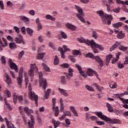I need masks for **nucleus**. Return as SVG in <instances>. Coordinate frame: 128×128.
<instances>
[{"label":"nucleus","instance_id":"nucleus-1","mask_svg":"<svg viewBox=\"0 0 128 128\" xmlns=\"http://www.w3.org/2000/svg\"><path fill=\"white\" fill-rule=\"evenodd\" d=\"M75 66L78 70L80 76H83V78H86L88 76H94V74L96 75V76H98V72L92 70V69H88L86 74L84 72V71H82V66H80L78 64H76Z\"/></svg>","mask_w":128,"mask_h":128},{"label":"nucleus","instance_id":"nucleus-2","mask_svg":"<svg viewBox=\"0 0 128 128\" xmlns=\"http://www.w3.org/2000/svg\"><path fill=\"white\" fill-rule=\"evenodd\" d=\"M96 14H99L101 18L102 24H108V26L112 24V16L104 14V12L102 10L97 11Z\"/></svg>","mask_w":128,"mask_h":128},{"label":"nucleus","instance_id":"nucleus-3","mask_svg":"<svg viewBox=\"0 0 128 128\" xmlns=\"http://www.w3.org/2000/svg\"><path fill=\"white\" fill-rule=\"evenodd\" d=\"M28 88L29 98H30L32 100H35V104L36 106H38V95H36V93L32 91V84H29Z\"/></svg>","mask_w":128,"mask_h":128},{"label":"nucleus","instance_id":"nucleus-4","mask_svg":"<svg viewBox=\"0 0 128 128\" xmlns=\"http://www.w3.org/2000/svg\"><path fill=\"white\" fill-rule=\"evenodd\" d=\"M74 8L76 10H78V13L76 14V16L78 18V20H80L82 22H85L84 18L82 16H84V12H82V9L80 8L79 6L74 5Z\"/></svg>","mask_w":128,"mask_h":128},{"label":"nucleus","instance_id":"nucleus-5","mask_svg":"<svg viewBox=\"0 0 128 128\" xmlns=\"http://www.w3.org/2000/svg\"><path fill=\"white\" fill-rule=\"evenodd\" d=\"M38 76H39V82H40V86H43L42 87V88L46 90V84H48V82H46V79L42 78V72H40L38 73Z\"/></svg>","mask_w":128,"mask_h":128},{"label":"nucleus","instance_id":"nucleus-6","mask_svg":"<svg viewBox=\"0 0 128 128\" xmlns=\"http://www.w3.org/2000/svg\"><path fill=\"white\" fill-rule=\"evenodd\" d=\"M34 70H38L36 66V64H31L30 70L28 72V74L30 76L31 82H32V80H34Z\"/></svg>","mask_w":128,"mask_h":128},{"label":"nucleus","instance_id":"nucleus-7","mask_svg":"<svg viewBox=\"0 0 128 128\" xmlns=\"http://www.w3.org/2000/svg\"><path fill=\"white\" fill-rule=\"evenodd\" d=\"M96 115L100 118L106 120V122H112V119L108 118L106 116L104 115L102 112H96Z\"/></svg>","mask_w":128,"mask_h":128},{"label":"nucleus","instance_id":"nucleus-8","mask_svg":"<svg viewBox=\"0 0 128 128\" xmlns=\"http://www.w3.org/2000/svg\"><path fill=\"white\" fill-rule=\"evenodd\" d=\"M14 40L16 44H26V42L24 41V37L22 35H18V37H16Z\"/></svg>","mask_w":128,"mask_h":128},{"label":"nucleus","instance_id":"nucleus-9","mask_svg":"<svg viewBox=\"0 0 128 128\" xmlns=\"http://www.w3.org/2000/svg\"><path fill=\"white\" fill-rule=\"evenodd\" d=\"M77 40L78 42H81V44L84 43L87 44V46H90L92 42V40H90L88 39L86 40L84 38H77Z\"/></svg>","mask_w":128,"mask_h":128},{"label":"nucleus","instance_id":"nucleus-10","mask_svg":"<svg viewBox=\"0 0 128 128\" xmlns=\"http://www.w3.org/2000/svg\"><path fill=\"white\" fill-rule=\"evenodd\" d=\"M8 62L10 64L11 70H14L16 72H18V66L14 62H12V60L11 58L9 59Z\"/></svg>","mask_w":128,"mask_h":128},{"label":"nucleus","instance_id":"nucleus-11","mask_svg":"<svg viewBox=\"0 0 128 128\" xmlns=\"http://www.w3.org/2000/svg\"><path fill=\"white\" fill-rule=\"evenodd\" d=\"M90 46L91 48H94V46L95 48H98L99 50H104V47L98 44H96V42H94V40H91V43L90 44Z\"/></svg>","mask_w":128,"mask_h":128},{"label":"nucleus","instance_id":"nucleus-12","mask_svg":"<svg viewBox=\"0 0 128 128\" xmlns=\"http://www.w3.org/2000/svg\"><path fill=\"white\" fill-rule=\"evenodd\" d=\"M94 60H96L97 62H98V64H99L100 66H104V60H102V58H100V56H95L94 57Z\"/></svg>","mask_w":128,"mask_h":128},{"label":"nucleus","instance_id":"nucleus-13","mask_svg":"<svg viewBox=\"0 0 128 128\" xmlns=\"http://www.w3.org/2000/svg\"><path fill=\"white\" fill-rule=\"evenodd\" d=\"M30 120H29L28 122V128H34V116L31 115L30 116Z\"/></svg>","mask_w":128,"mask_h":128},{"label":"nucleus","instance_id":"nucleus-14","mask_svg":"<svg viewBox=\"0 0 128 128\" xmlns=\"http://www.w3.org/2000/svg\"><path fill=\"white\" fill-rule=\"evenodd\" d=\"M24 112H26V114L28 116H30V114H34V111L32 109L28 108V107H25L24 108Z\"/></svg>","mask_w":128,"mask_h":128},{"label":"nucleus","instance_id":"nucleus-15","mask_svg":"<svg viewBox=\"0 0 128 128\" xmlns=\"http://www.w3.org/2000/svg\"><path fill=\"white\" fill-rule=\"evenodd\" d=\"M66 26L68 28H69V30H72V31L74 30L76 28V27L75 26L70 23L66 24Z\"/></svg>","mask_w":128,"mask_h":128},{"label":"nucleus","instance_id":"nucleus-16","mask_svg":"<svg viewBox=\"0 0 128 128\" xmlns=\"http://www.w3.org/2000/svg\"><path fill=\"white\" fill-rule=\"evenodd\" d=\"M117 38L118 40H122L126 38V34L124 32H122V30L119 32L118 34H117Z\"/></svg>","mask_w":128,"mask_h":128},{"label":"nucleus","instance_id":"nucleus-17","mask_svg":"<svg viewBox=\"0 0 128 128\" xmlns=\"http://www.w3.org/2000/svg\"><path fill=\"white\" fill-rule=\"evenodd\" d=\"M58 90H59L60 94H62L63 96H68V92H66V90L62 89L60 88H58Z\"/></svg>","mask_w":128,"mask_h":128},{"label":"nucleus","instance_id":"nucleus-18","mask_svg":"<svg viewBox=\"0 0 128 128\" xmlns=\"http://www.w3.org/2000/svg\"><path fill=\"white\" fill-rule=\"evenodd\" d=\"M70 110H71V112H73L75 116H78V112H76V110L74 106H72L70 107Z\"/></svg>","mask_w":128,"mask_h":128},{"label":"nucleus","instance_id":"nucleus-19","mask_svg":"<svg viewBox=\"0 0 128 128\" xmlns=\"http://www.w3.org/2000/svg\"><path fill=\"white\" fill-rule=\"evenodd\" d=\"M112 58V55L109 54L106 56V64L108 66V64H110V59Z\"/></svg>","mask_w":128,"mask_h":128},{"label":"nucleus","instance_id":"nucleus-20","mask_svg":"<svg viewBox=\"0 0 128 128\" xmlns=\"http://www.w3.org/2000/svg\"><path fill=\"white\" fill-rule=\"evenodd\" d=\"M52 124L54 125V128H56L60 124V121H56L54 119L52 120Z\"/></svg>","mask_w":128,"mask_h":128},{"label":"nucleus","instance_id":"nucleus-21","mask_svg":"<svg viewBox=\"0 0 128 128\" xmlns=\"http://www.w3.org/2000/svg\"><path fill=\"white\" fill-rule=\"evenodd\" d=\"M26 32L30 36H32V34H34V30L30 29V28H26Z\"/></svg>","mask_w":128,"mask_h":128},{"label":"nucleus","instance_id":"nucleus-22","mask_svg":"<svg viewBox=\"0 0 128 128\" xmlns=\"http://www.w3.org/2000/svg\"><path fill=\"white\" fill-rule=\"evenodd\" d=\"M60 83L62 84H66V77L64 76H62L60 78Z\"/></svg>","mask_w":128,"mask_h":128},{"label":"nucleus","instance_id":"nucleus-23","mask_svg":"<svg viewBox=\"0 0 128 128\" xmlns=\"http://www.w3.org/2000/svg\"><path fill=\"white\" fill-rule=\"evenodd\" d=\"M20 20H23V22H30V18H27L26 16H19Z\"/></svg>","mask_w":128,"mask_h":128},{"label":"nucleus","instance_id":"nucleus-24","mask_svg":"<svg viewBox=\"0 0 128 128\" xmlns=\"http://www.w3.org/2000/svg\"><path fill=\"white\" fill-rule=\"evenodd\" d=\"M85 56L86 58H92V60H94V55L92 53L90 52H88L86 54Z\"/></svg>","mask_w":128,"mask_h":128},{"label":"nucleus","instance_id":"nucleus-25","mask_svg":"<svg viewBox=\"0 0 128 128\" xmlns=\"http://www.w3.org/2000/svg\"><path fill=\"white\" fill-rule=\"evenodd\" d=\"M9 48L11 50H14L16 48V44L14 42H10L9 44Z\"/></svg>","mask_w":128,"mask_h":128},{"label":"nucleus","instance_id":"nucleus-26","mask_svg":"<svg viewBox=\"0 0 128 128\" xmlns=\"http://www.w3.org/2000/svg\"><path fill=\"white\" fill-rule=\"evenodd\" d=\"M59 62H60V59L58 58V56H55V58L54 59V65L58 66Z\"/></svg>","mask_w":128,"mask_h":128},{"label":"nucleus","instance_id":"nucleus-27","mask_svg":"<svg viewBox=\"0 0 128 128\" xmlns=\"http://www.w3.org/2000/svg\"><path fill=\"white\" fill-rule=\"evenodd\" d=\"M120 53L118 52L116 54V58H114L112 60V64H114V62H116L118 60V58H120Z\"/></svg>","mask_w":128,"mask_h":128},{"label":"nucleus","instance_id":"nucleus-28","mask_svg":"<svg viewBox=\"0 0 128 128\" xmlns=\"http://www.w3.org/2000/svg\"><path fill=\"white\" fill-rule=\"evenodd\" d=\"M68 72L69 76H70L71 78H72L74 76V74H72L74 72V70H72V68H69Z\"/></svg>","mask_w":128,"mask_h":128},{"label":"nucleus","instance_id":"nucleus-29","mask_svg":"<svg viewBox=\"0 0 128 128\" xmlns=\"http://www.w3.org/2000/svg\"><path fill=\"white\" fill-rule=\"evenodd\" d=\"M124 24V23L122 22H118L116 24H113L112 26L114 28H120V26H122Z\"/></svg>","mask_w":128,"mask_h":128},{"label":"nucleus","instance_id":"nucleus-30","mask_svg":"<svg viewBox=\"0 0 128 128\" xmlns=\"http://www.w3.org/2000/svg\"><path fill=\"white\" fill-rule=\"evenodd\" d=\"M44 54H46L44 52L43 53H40L37 55V58L38 60H42L44 58Z\"/></svg>","mask_w":128,"mask_h":128},{"label":"nucleus","instance_id":"nucleus-31","mask_svg":"<svg viewBox=\"0 0 128 128\" xmlns=\"http://www.w3.org/2000/svg\"><path fill=\"white\" fill-rule=\"evenodd\" d=\"M72 54H74V56H78V54H82L80 52L76 50H72Z\"/></svg>","mask_w":128,"mask_h":128},{"label":"nucleus","instance_id":"nucleus-32","mask_svg":"<svg viewBox=\"0 0 128 128\" xmlns=\"http://www.w3.org/2000/svg\"><path fill=\"white\" fill-rule=\"evenodd\" d=\"M42 66H44V68L46 72H50V69L49 67L46 66V64H42Z\"/></svg>","mask_w":128,"mask_h":128},{"label":"nucleus","instance_id":"nucleus-33","mask_svg":"<svg viewBox=\"0 0 128 128\" xmlns=\"http://www.w3.org/2000/svg\"><path fill=\"white\" fill-rule=\"evenodd\" d=\"M102 2L104 4H106V6L108 12H110V6L108 4V2H106V0H102Z\"/></svg>","mask_w":128,"mask_h":128},{"label":"nucleus","instance_id":"nucleus-34","mask_svg":"<svg viewBox=\"0 0 128 128\" xmlns=\"http://www.w3.org/2000/svg\"><path fill=\"white\" fill-rule=\"evenodd\" d=\"M46 18L48 20H52V22H54V20H56V18H54L53 16H50V14H47L46 16Z\"/></svg>","mask_w":128,"mask_h":128},{"label":"nucleus","instance_id":"nucleus-35","mask_svg":"<svg viewBox=\"0 0 128 128\" xmlns=\"http://www.w3.org/2000/svg\"><path fill=\"white\" fill-rule=\"evenodd\" d=\"M6 82H7L8 84H12V79H10V77L8 74L6 75Z\"/></svg>","mask_w":128,"mask_h":128},{"label":"nucleus","instance_id":"nucleus-36","mask_svg":"<svg viewBox=\"0 0 128 128\" xmlns=\"http://www.w3.org/2000/svg\"><path fill=\"white\" fill-rule=\"evenodd\" d=\"M50 88H48L47 90V92H46L45 94V98L48 100V96H50Z\"/></svg>","mask_w":128,"mask_h":128},{"label":"nucleus","instance_id":"nucleus-37","mask_svg":"<svg viewBox=\"0 0 128 128\" xmlns=\"http://www.w3.org/2000/svg\"><path fill=\"white\" fill-rule=\"evenodd\" d=\"M60 66L64 68H70V64H68V63H64L62 64H60Z\"/></svg>","mask_w":128,"mask_h":128},{"label":"nucleus","instance_id":"nucleus-38","mask_svg":"<svg viewBox=\"0 0 128 128\" xmlns=\"http://www.w3.org/2000/svg\"><path fill=\"white\" fill-rule=\"evenodd\" d=\"M106 107L108 108V111H109L110 112H112V106H110V104L107 103L106 104Z\"/></svg>","mask_w":128,"mask_h":128},{"label":"nucleus","instance_id":"nucleus-39","mask_svg":"<svg viewBox=\"0 0 128 128\" xmlns=\"http://www.w3.org/2000/svg\"><path fill=\"white\" fill-rule=\"evenodd\" d=\"M119 48L120 50H122L123 52H125V50H128V47L121 45L119 46Z\"/></svg>","mask_w":128,"mask_h":128},{"label":"nucleus","instance_id":"nucleus-40","mask_svg":"<svg viewBox=\"0 0 128 128\" xmlns=\"http://www.w3.org/2000/svg\"><path fill=\"white\" fill-rule=\"evenodd\" d=\"M92 86H95V88H97V90H98L99 92H100V90H102V89L100 88V86H98V84L96 83H94L92 84Z\"/></svg>","mask_w":128,"mask_h":128},{"label":"nucleus","instance_id":"nucleus-41","mask_svg":"<svg viewBox=\"0 0 128 128\" xmlns=\"http://www.w3.org/2000/svg\"><path fill=\"white\" fill-rule=\"evenodd\" d=\"M17 80L18 86H22V78L18 77Z\"/></svg>","mask_w":128,"mask_h":128},{"label":"nucleus","instance_id":"nucleus-42","mask_svg":"<svg viewBox=\"0 0 128 128\" xmlns=\"http://www.w3.org/2000/svg\"><path fill=\"white\" fill-rule=\"evenodd\" d=\"M4 92L6 94L7 98H10V96H12V94H10V92L8 90H4Z\"/></svg>","mask_w":128,"mask_h":128},{"label":"nucleus","instance_id":"nucleus-43","mask_svg":"<svg viewBox=\"0 0 128 128\" xmlns=\"http://www.w3.org/2000/svg\"><path fill=\"white\" fill-rule=\"evenodd\" d=\"M60 32V34H61L62 38H68V36L64 32L61 31V32Z\"/></svg>","mask_w":128,"mask_h":128},{"label":"nucleus","instance_id":"nucleus-44","mask_svg":"<svg viewBox=\"0 0 128 128\" xmlns=\"http://www.w3.org/2000/svg\"><path fill=\"white\" fill-rule=\"evenodd\" d=\"M86 88L88 90H90V92H94V90L92 88V86H88V85H86Z\"/></svg>","mask_w":128,"mask_h":128},{"label":"nucleus","instance_id":"nucleus-45","mask_svg":"<svg viewBox=\"0 0 128 128\" xmlns=\"http://www.w3.org/2000/svg\"><path fill=\"white\" fill-rule=\"evenodd\" d=\"M112 124H120V120L116 118L112 119Z\"/></svg>","mask_w":128,"mask_h":128},{"label":"nucleus","instance_id":"nucleus-46","mask_svg":"<svg viewBox=\"0 0 128 128\" xmlns=\"http://www.w3.org/2000/svg\"><path fill=\"white\" fill-rule=\"evenodd\" d=\"M56 98H53L52 99V109L54 110L56 108Z\"/></svg>","mask_w":128,"mask_h":128},{"label":"nucleus","instance_id":"nucleus-47","mask_svg":"<svg viewBox=\"0 0 128 128\" xmlns=\"http://www.w3.org/2000/svg\"><path fill=\"white\" fill-rule=\"evenodd\" d=\"M24 51L22 50L18 54V60H20L22 58V56H24Z\"/></svg>","mask_w":128,"mask_h":128},{"label":"nucleus","instance_id":"nucleus-48","mask_svg":"<svg viewBox=\"0 0 128 128\" xmlns=\"http://www.w3.org/2000/svg\"><path fill=\"white\" fill-rule=\"evenodd\" d=\"M113 112L115 114L116 116H120V112L118 110H112Z\"/></svg>","mask_w":128,"mask_h":128},{"label":"nucleus","instance_id":"nucleus-49","mask_svg":"<svg viewBox=\"0 0 128 128\" xmlns=\"http://www.w3.org/2000/svg\"><path fill=\"white\" fill-rule=\"evenodd\" d=\"M96 122L98 124V126H104V122L102 121L96 120Z\"/></svg>","mask_w":128,"mask_h":128},{"label":"nucleus","instance_id":"nucleus-50","mask_svg":"<svg viewBox=\"0 0 128 128\" xmlns=\"http://www.w3.org/2000/svg\"><path fill=\"white\" fill-rule=\"evenodd\" d=\"M64 114L66 116H72V113L70 111H66L64 112Z\"/></svg>","mask_w":128,"mask_h":128},{"label":"nucleus","instance_id":"nucleus-51","mask_svg":"<svg viewBox=\"0 0 128 128\" xmlns=\"http://www.w3.org/2000/svg\"><path fill=\"white\" fill-rule=\"evenodd\" d=\"M120 43L118 42H115L114 44L112 46L113 48H118V46H120Z\"/></svg>","mask_w":128,"mask_h":128},{"label":"nucleus","instance_id":"nucleus-52","mask_svg":"<svg viewBox=\"0 0 128 128\" xmlns=\"http://www.w3.org/2000/svg\"><path fill=\"white\" fill-rule=\"evenodd\" d=\"M91 48H92L93 52H94V54H98V52H98V49H96V47L94 46V45H93V47H91Z\"/></svg>","mask_w":128,"mask_h":128},{"label":"nucleus","instance_id":"nucleus-53","mask_svg":"<svg viewBox=\"0 0 128 128\" xmlns=\"http://www.w3.org/2000/svg\"><path fill=\"white\" fill-rule=\"evenodd\" d=\"M92 36L95 38V40H96L98 38V33L96 31H94L92 32Z\"/></svg>","mask_w":128,"mask_h":128},{"label":"nucleus","instance_id":"nucleus-54","mask_svg":"<svg viewBox=\"0 0 128 128\" xmlns=\"http://www.w3.org/2000/svg\"><path fill=\"white\" fill-rule=\"evenodd\" d=\"M0 8L2 10H4V2L2 0H0Z\"/></svg>","mask_w":128,"mask_h":128},{"label":"nucleus","instance_id":"nucleus-55","mask_svg":"<svg viewBox=\"0 0 128 128\" xmlns=\"http://www.w3.org/2000/svg\"><path fill=\"white\" fill-rule=\"evenodd\" d=\"M120 8H116L114 9H113V12H116V14H118L120 12Z\"/></svg>","mask_w":128,"mask_h":128},{"label":"nucleus","instance_id":"nucleus-56","mask_svg":"<svg viewBox=\"0 0 128 128\" xmlns=\"http://www.w3.org/2000/svg\"><path fill=\"white\" fill-rule=\"evenodd\" d=\"M14 30L16 32L17 34H20V28L16 26H14Z\"/></svg>","mask_w":128,"mask_h":128},{"label":"nucleus","instance_id":"nucleus-57","mask_svg":"<svg viewBox=\"0 0 128 128\" xmlns=\"http://www.w3.org/2000/svg\"><path fill=\"white\" fill-rule=\"evenodd\" d=\"M2 40L4 43V45L5 48L8 46V41L6 40V38H2Z\"/></svg>","mask_w":128,"mask_h":128},{"label":"nucleus","instance_id":"nucleus-58","mask_svg":"<svg viewBox=\"0 0 128 128\" xmlns=\"http://www.w3.org/2000/svg\"><path fill=\"white\" fill-rule=\"evenodd\" d=\"M26 27H24V26H22L21 28V30H22V34H26Z\"/></svg>","mask_w":128,"mask_h":128},{"label":"nucleus","instance_id":"nucleus-59","mask_svg":"<svg viewBox=\"0 0 128 128\" xmlns=\"http://www.w3.org/2000/svg\"><path fill=\"white\" fill-rule=\"evenodd\" d=\"M58 50L59 51V52H60V54H64V52H66V51H64V48H60V47H59L58 48Z\"/></svg>","mask_w":128,"mask_h":128},{"label":"nucleus","instance_id":"nucleus-60","mask_svg":"<svg viewBox=\"0 0 128 128\" xmlns=\"http://www.w3.org/2000/svg\"><path fill=\"white\" fill-rule=\"evenodd\" d=\"M6 38L7 40H10V42H14V38L10 36H8Z\"/></svg>","mask_w":128,"mask_h":128},{"label":"nucleus","instance_id":"nucleus-61","mask_svg":"<svg viewBox=\"0 0 128 128\" xmlns=\"http://www.w3.org/2000/svg\"><path fill=\"white\" fill-rule=\"evenodd\" d=\"M1 60L2 62V64L6 65V58H4V56H2L1 58Z\"/></svg>","mask_w":128,"mask_h":128},{"label":"nucleus","instance_id":"nucleus-62","mask_svg":"<svg viewBox=\"0 0 128 128\" xmlns=\"http://www.w3.org/2000/svg\"><path fill=\"white\" fill-rule=\"evenodd\" d=\"M118 66L120 68H124V65L122 63H118Z\"/></svg>","mask_w":128,"mask_h":128},{"label":"nucleus","instance_id":"nucleus-63","mask_svg":"<svg viewBox=\"0 0 128 128\" xmlns=\"http://www.w3.org/2000/svg\"><path fill=\"white\" fill-rule=\"evenodd\" d=\"M18 98L19 102H22V100H24V98L22 96H18Z\"/></svg>","mask_w":128,"mask_h":128},{"label":"nucleus","instance_id":"nucleus-64","mask_svg":"<svg viewBox=\"0 0 128 128\" xmlns=\"http://www.w3.org/2000/svg\"><path fill=\"white\" fill-rule=\"evenodd\" d=\"M29 14L31 16H34L36 14V12L34 10H30L29 11Z\"/></svg>","mask_w":128,"mask_h":128}]
</instances>
